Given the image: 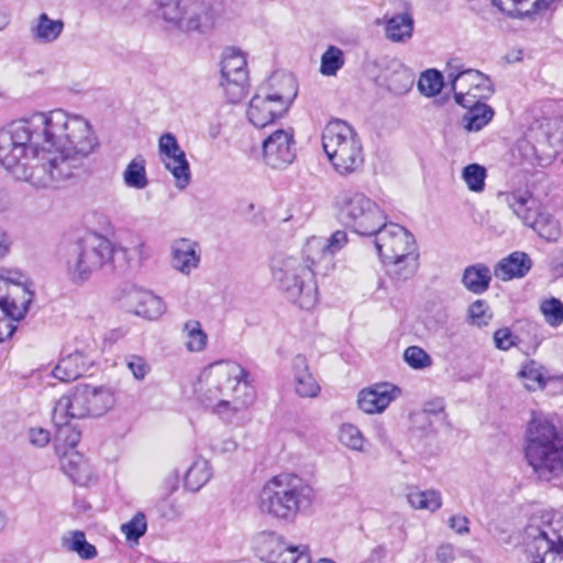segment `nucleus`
I'll use <instances>...</instances> for the list:
<instances>
[{
  "label": "nucleus",
  "instance_id": "1",
  "mask_svg": "<svg viewBox=\"0 0 563 563\" xmlns=\"http://www.w3.org/2000/svg\"><path fill=\"white\" fill-rule=\"evenodd\" d=\"M64 130L60 139L47 143V148L22 164L12 176L35 189H55L75 177L99 146V140L89 120L79 114Z\"/></svg>",
  "mask_w": 563,
  "mask_h": 563
},
{
  "label": "nucleus",
  "instance_id": "2",
  "mask_svg": "<svg viewBox=\"0 0 563 563\" xmlns=\"http://www.w3.org/2000/svg\"><path fill=\"white\" fill-rule=\"evenodd\" d=\"M77 114L62 109L35 112L14 120L0 129V165L9 173L47 148V143L60 139L64 126Z\"/></svg>",
  "mask_w": 563,
  "mask_h": 563
},
{
  "label": "nucleus",
  "instance_id": "3",
  "mask_svg": "<svg viewBox=\"0 0 563 563\" xmlns=\"http://www.w3.org/2000/svg\"><path fill=\"white\" fill-rule=\"evenodd\" d=\"M195 394L212 413L231 421L254 401L249 372L239 363L222 360L209 364L200 373Z\"/></svg>",
  "mask_w": 563,
  "mask_h": 563
},
{
  "label": "nucleus",
  "instance_id": "4",
  "mask_svg": "<svg viewBox=\"0 0 563 563\" xmlns=\"http://www.w3.org/2000/svg\"><path fill=\"white\" fill-rule=\"evenodd\" d=\"M525 441L526 459L540 479L551 481L563 473V438L547 417H532Z\"/></svg>",
  "mask_w": 563,
  "mask_h": 563
},
{
  "label": "nucleus",
  "instance_id": "5",
  "mask_svg": "<svg viewBox=\"0 0 563 563\" xmlns=\"http://www.w3.org/2000/svg\"><path fill=\"white\" fill-rule=\"evenodd\" d=\"M312 501V489L299 476L279 474L269 479L260 493L262 512L291 521Z\"/></svg>",
  "mask_w": 563,
  "mask_h": 563
},
{
  "label": "nucleus",
  "instance_id": "6",
  "mask_svg": "<svg viewBox=\"0 0 563 563\" xmlns=\"http://www.w3.org/2000/svg\"><path fill=\"white\" fill-rule=\"evenodd\" d=\"M113 391L103 386L77 385L55 404L52 421L56 428L66 427L73 419L100 417L114 406Z\"/></svg>",
  "mask_w": 563,
  "mask_h": 563
},
{
  "label": "nucleus",
  "instance_id": "7",
  "mask_svg": "<svg viewBox=\"0 0 563 563\" xmlns=\"http://www.w3.org/2000/svg\"><path fill=\"white\" fill-rule=\"evenodd\" d=\"M322 147L339 175L350 176L363 169L365 159L361 139L345 121L331 120L324 126Z\"/></svg>",
  "mask_w": 563,
  "mask_h": 563
},
{
  "label": "nucleus",
  "instance_id": "8",
  "mask_svg": "<svg viewBox=\"0 0 563 563\" xmlns=\"http://www.w3.org/2000/svg\"><path fill=\"white\" fill-rule=\"evenodd\" d=\"M334 210L338 221L361 236H373L387 219L375 200L354 189L340 191L335 196Z\"/></svg>",
  "mask_w": 563,
  "mask_h": 563
},
{
  "label": "nucleus",
  "instance_id": "9",
  "mask_svg": "<svg viewBox=\"0 0 563 563\" xmlns=\"http://www.w3.org/2000/svg\"><path fill=\"white\" fill-rule=\"evenodd\" d=\"M272 275L286 297L302 309L309 310L318 300L314 271L302 266L299 257L278 254L272 260Z\"/></svg>",
  "mask_w": 563,
  "mask_h": 563
},
{
  "label": "nucleus",
  "instance_id": "10",
  "mask_svg": "<svg viewBox=\"0 0 563 563\" xmlns=\"http://www.w3.org/2000/svg\"><path fill=\"white\" fill-rule=\"evenodd\" d=\"M525 543L532 563H563V516H533L525 529Z\"/></svg>",
  "mask_w": 563,
  "mask_h": 563
},
{
  "label": "nucleus",
  "instance_id": "11",
  "mask_svg": "<svg viewBox=\"0 0 563 563\" xmlns=\"http://www.w3.org/2000/svg\"><path fill=\"white\" fill-rule=\"evenodd\" d=\"M113 244L104 236L88 233L67 250L65 273L76 285H82L112 258Z\"/></svg>",
  "mask_w": 563,
  "mask_h": 563
},
{
  "label": "nucleus",
  "instance_id": "12",
  "mask_svg": "<svg viewBox=\"0 0 563 563\" xmlns=\"http://www.w3.org/2000/svg\"><path fill=\"white\" fill-rule=\"evenodd\" d=\"M507 206L518 219L547 242H558L562 235L560 221L529 191H510L503 194Z\"/></svg>",
  "mask_w": 563,
  "mask_h": 563
},
{
  "label": "nucleus",
  "instance_id": "13",
  "mask_svg": "<svg viewBox=\"0 0 563 563\" xmlns=\"http://www.w3.org/2000/svg\"><path fill=\"white\" fill-rule=\"evenodd\" d=\"M21 277L19 272L0 274V342L13 333L14 327L9 319H23L33 299Z\"/></svg>",
  "mask_w": 563,
  "mask_h": 563
},
{
  "label": "nucleus",
  "instance_id": "14",
  "mask_svg": "<svg viewBox=\"0 0 563 563\" xmlns=\"http://www.w3.org/2000/svg\"><path fill=\"white\" fill-rule=\"evenodd\" d=\"M219 85L230 103L240 102L247 93L249 70L246 55L240 48L227 47L220 62Z\"/></svg>",
  "mask_w": 563,
  "mask_h": 563
},
{
  "label": "nucleus",
  "instance_id": "15",
  "mask_svg": "<svg viewBox=\"0 0 563 563\" xmlns=\"http://www.w3.org/2000/svg\"><path fill=\"white\" fill-rule=\"evenodd\" d=\"M552 122L544 120L530 126L518 150L530 164L548 165L558 154L560 137L551 133Z\"/></svg>",
  "mask_w": 563,
  "mask_h": 563
},
{
  "label": "nucleus",
  "instance_id": "16",
  "mask_svg": "<svg viewBox=\"0 0 563 563\" xmlns=\"http://www.w3.org/2000/svg\"><path fill=\"white\" fill-rule=\"evenodd\" d=\"M448 79L454 91V100L462 107H468L476 100L489 98L494 92L493 82L479 70L467 68L448 71Z\"/></svg>",
  "mask_w": 563,
  "mask_h": 563
},
{
  "label": "nucleus",
  "instance_id": "17",
  "mask_svg": "<svg viewBox=\"0 0 563 563\" xmlns=\"http://www.w3.org/2000/svg\"><path fill=\"white\" fill-rule=\"evenodd\" d=\"M373 236H375V247L382 261L417 252L413 235L404 227L388 222L387 219Z\"/></svg>",
  "mask_w": 563,
  "mask_h": 563
},
{
  "label": "nucleus",
  "instance_id": "18",
  "mask_svg": "<svg viewBox=\"0 0 563 563\" xmlns=\"http://www.w3.org/2000/svg\"><path fill=\"white\" fill-rule=\"evenodd\" d=\"M264 163L275 169H283L296 158V141L292 128L277 129L262 143Z\"/></svg>",
  "mask_w": 563,
  "mask_h": 563
},
{
  "label": "nucleus",
  "instance_id": "19",
  "mask_svg": "<svg viewBox=\"0 0 563 563\" xmlns=\"http://www.w3.org/2000/svg\"><path fill=\"white\" fill-rule=\"evenodd\" d=\"M158 151L166 169L175 178L178 189H185L190 181V168L185 152L180 148L176 136L172 133L163 134L158 140Z\"/></svg>",
  "mask_w": 563,
  "mask_h": 563
},
{
  "label": "nucleus",
  "instance_id": "20",
  "mask_svg": "<svg viewBox=\"0 0 563 563\" xmlns=\"http://www.w3.org/2000/svg\"><path fill=\"white\" fill-rule=\"evenodd\" d=\"M287 112L278 102L260 89L249 102L246 115L255 128H265Z\"/></svg>",
  "mask_w": 563,
  "mask_h": 563
},
{
  "label": "nucleus",
  "instance_id": "21",
  "mask_svg": "<svg viewBox=\"0 0 563 563\" xmlns=\"http://www.w3.org/2000/svg\"><path fill=\"white\" fill-rule=\"evenodd\" d=\"M199 244L187 238H179L170 244V265L183 275H190L200 264Z\"/></svg>",
  "mask_w": 563,
  "mask_h": 563
},
{
  "label": "nucleus",
  "instance_id": "22",
  "mask_svg": "<svg viewBox=\"0 0 563 563\" xmlns=\"http://www.w3.org/2000/svg\"><path fill=\"white\" fill-rule=\"evenodd\" d=\"M399 393V388L391 384H376L360 391L357 404L366 413H380L398 397Z\"/></svg>",
  "mask_w": 563,
  "mask_h": 563
},
{
  "label": "nucleus",
  "instance_id": "23",
  "mask_svg": "<svg viewBox=\"0 0 563 563\" xmlns=\"http://www.w3.org/2000/svg\"><path fill=\"white\" fill-rule=\"evenodd\" d=\"M278 102L287 111L298 93V85L295 77L288 73H274L266 84L258 88Z\"/></svg>",
  "mask_w": 563,
  "mask_h": 563
},
{
  "label": "nucleus",
  "instance_id": "24",
  "mask_svg": "<svg viewBox=\"0 0 563 563\" xmlns=\"http://www.w3.org/2000/svg\"><path fill=\"white\" fill-rule=\"evenodd\" d=\"M152 256V247L137 236L130 246L113 245L112 258L114 267L120 269L135 268L143 265Z\"/></svg>",
  "mask_w": 563,
  "mask_h": 563
},
{
  "label": "nucleus",
  "instance_id": "25",
  "mask_svg": "<svg viewBox=\"0 0 563 563\" xmlns=\"http://www.w3.org/2000/svg\"><path fill=\"white\" fill-rule=\"evenodd\" d=\"M128 301L136 316L148 320L158 319L166 310L162 298L141 288H133L128 295Z\"/></svg>",
  "mask_w": 563,
  "mask_h": 563
},
{
  "label": "nucleus",
  "instance_id": "26",
  "mask_svg": "<svg viewBox=\"0 0 563 563\" xmlns=\"http://www.w3.org/2000/svg\"><path fill=\"white\" fill-rule=\"evenodd\" d=\"M295 393L301 398H316L321 386L309 369L308 361L303 355H296L292 360Z\"/></svg>",
  "mask_w": 563,
  "mask_h": 563
},
{
  "label": "nucleus",
  "instance_id": "27",
  "mask_svg": "<svg viewBox=\"0 0 563 563\" xmlns=\"http://www.w3.org/2000/svg\"><path fill=\"white\" fill-rule=\"evenodd\" d=\"M92 365V361L80 351L63 356L53 369V376L60 382L68 383L84 375Z\"/></svg>",
  "mask_w": 563,
  "mask_h": 563
},
{
  "label": "nucleus",
  "instance_id": "28",
  "mask_svg": "<svg viewBox=\"0 0 563 563\" xmlns=\"http://www.w3.org/2000/svg\"><path fill=\"white\" fill-rule=\"evenodd\" d=\"M65 23L62 19H52L43 12L30 24V35L37 44H53L62 35Z\"/></svg>",
  "mask_w": 563,
  "mask_h": 563
},
{
  "label": "nucleus",
  "instance_id": "29",
  "mask_svg": "<svg viewBox=\"0 0 563 563\" xmlns=\"http://www.w3.org/2000/svg\"><path fill=\"white\" fill-rule=\"evenodd\" d=\"M63 472L76 484L87 485L92 478V470L85 456L70 449L60 456Z\"/></svg>",
  "mask_w": 563,
  "mask_h": 563
},
{
  "label": "nucleus",
  "instance_id": "30",
  "mask_svg": "<svg viewBox=\"0 0 563 563\" xmlns=\"http://www.w3.org/2000/svg\"><path fill=\"white\" fill-rule=\"evenodd\" d=\"M531 268V260L523 252H514L495 267L494 275L500 280L523 277Z\"/></svg>",
  "mask_w": 563,
  "mask_h": 563
},
{
  "label": "nucleus",
  "instance_id": "31",
  "mask_svg": "<svg viewBox=\"0 0 563 563\" xmlns=\"http://www.w3.org/2000/svg\"><path fill=\"white\" fill-rule=\"evenodd\" d=\"M383 262L387 265L391 279L406 282L412 278L418 269L419 254L413 252L397 258H386Z\"/></svg>",
  "mask_w": 563,
  "mask_h": 563
},
{
  "label": "nucleus",
  "instance_id": "32",
  "mask_svg": "<svg viewBox=\"0 0 563 563\" xmlns=\"http://www.w3.org/2000/svg\"><path fill=\"white\" fill-rule=\"evenodd\" d=\"M413 34V19L409 13H398L386 20L385 35L394 43H406Z\"/></svg>",
  "mask_w": 563,
  "mask_h": 563
},
{
  "label": "nucleus",
  "instance_id": "33",
  "mask_svg": "<svg viewBox=\"0 0 563 563\" xmlns=\"http://www.w3.org/2000/svg\"><path fill=\"white\" fill-rule=\"evenodd\" d=\"M490 280L489 267L481 263L467 266L462 276L464 287L475 295L484 294L489 288Z\"/></svg>",
  "mask_w": 563,
  "mask_h": 563
},
{
  "label": "nucleus",
  "instance_id": "34",
  "mask_svg": "<svg viewBox=\"0 0 563 563\" xmlns=\"http://www.w3.org/2000/svg\"><path fill=\"white\" fill-rule=\"evenodd\" d=\"M181 338L185 347L190 353H200L206 350L208 334L198 320L190 319L183 324Z\"/></svg>",
  "mask_w": 563,
  "mask_h": 563
},
{
  "label": "nucleus",
  "instance_id": "35",
  "mask_svg": "<svg viewBox=\"0 0 563 563\" xmlns=\"http://www.w3.org/2000/svg\"><path fill=\"white\" fill-rule=\"evenodd\" d=\"M285 540L273 531H263L255 538V547L261 558L268 563L276 562L285 545Z\"/></svg>",
  "mask_w": 563,
  "mask_h": 563
},
{
  "label": "nucleus",
  "instance_id": "36",
  "mask_svg": "<svg viewBox=\"0 0 563 563\" xmlns=\"http://www.w3.org/2000/svg\"><path fill=\"white\" fill-rule=\"evenodd\" d=\"M302 266H308L313 271L314 267L321 263L330 264L331 258L329 257L324 244L323 238L311 236L309 238L302 247V257L300 258Z\"/></svg>",
  "mask_w": 563,
  "mask_h": 563
},
{
  "label": "nucleus",
  "instance_id": "37",
  "mask_svg": "<svg viewBox=\"0 0 563 563\" xmlns=\"http://www.w3.org/2000/svg\"><path fill=\"white\" fill-rule=\"evenodd\" d=\"M466 108L468 111L463 117V124L468 131H479L493 119L494 110L481 100L470 103Z\"/></svg>",
  "mask_w": 563,
  "mask_h": 563
},
{
  "label": "nucleus",
  "instance_id": "38",
  "mask_svg": "<svg viewBox=\"0 0 563 563\" xmlns=\"http://www.w3.org/2000/svg\"><path fill=\"white\" fill-rule=\"evenodd\" d=\"M123 183L126 187L142 190L147 187L146 162L141 155L134 157L124 169Z\"/></svg>",
  "mask_w": 563,
  "mask_h": 563
},
{
  "label": "nucleus",
  "instance_id": "39",
  "mask_svg": "<svg viewBox=\"0 0 563 563\" xmlns=\"http://www.w3.org/2000/svg\"><path fill=\"white\" fill-rule=\"evenodd\" d=\"M62 545L66 550L77 553L82 560L95 559L98 554L96 547L87 542L85 533L79 530L69 531L63 536Z\"/></svg>",
  "mask_w": 563,
  "mask_h": 563
},
{
  "label": "nucleus",
  "instance_id": "40",
  "mask_svg": "<svg viewBox=\"0 0 563 563\" xmlns=\"http://www.w3.org/2000/svg\"><path fill=\"white\" fill-rule=\"evenodd\" d=\"M211 477L210 463L205 459H197L185 475V486L191 492H198Z\"/></svg>",
  "mask_w": 563,
  "mask_h": 563
},
{
  "label": "nucleus",
  "instance_id": "41",
  "mask_svg": "<svg viewBox=\"0 0 563 563\" xmlns=\"http://www.w3.org/2000/svg\"><path fill=\"white\" fill-rule=\"evenodd\" d=\"M210 23L209 9L202 3H192L189 8L185 9L180 30L199 31L208 27Z\"/></svg>",
  "mask_w": 563,
  "mask_h": 563
},
{
  "label": "nucleus",
  "instance_id": "42",
  "mask_svg": "<svg viewBox=\"0 0 563 563\" xmlns=\"http://www.w3.org/2000/svg\"><path fill=\"white\" fill-rule=\"evenodd\" d=\"M407 499L412 508L419 510L434 512L442 506L441 493L434 489L410 492Z\"/></svg>",
  "mask_w": 563,
  "mask_h": 563
},
{
  "label": "nucleus",
  "instance_id": "43",
  "mask_svg": "<svg viewBox=\"0 0 563 563\" xmlns=\"http://www.w3.org/2000/svg\"><path fill=\"white\" fill-rule=\"evenodd\" d=\"M181 0H156L162 19L173 27L180 30L185 9L180 5Z\"/></svg>",
  "mask_w": 563,
  "mask_h": 563
},
{
  "label": "nucleus",
  "instance_id": "44",
  "mask_svg": "<svg viewBox=\"0 0 563 563\" xmlns=\"http://www.w3.org/2000/svg\"><path fill=\"white\" fill-rule=\"evenodd\" d=\"M344 65V54L336 46H329L321 56L320 73L324 76H335Z\"/></svg>",
  "mask_w": 563,
  "mask_h": 563
},
{
  "label": "nucleus",
  "instance_id": "45",
  "mask_svg": "<svg viewBox=\"0 0 563 563\" xmlns=\"http://www.w3.org/2000/svg\"><path fill=\"white\" fill-rule=\"evenodd\" d=\"M443 88V76L437 69H428L420 75L418 89L426 97H434Z\"/></svg>",
  "mask_w": 563,
  "mask_h": 563
},
{
  "label": "nucleus",
  "instance_id": "46",
  "mask_svg": "<svg viewBox=\"0 0 563 563\" xmlns=\"http://www.w3.org/2000/svg\"><path fill=\"white\" fill-rule=\"evenodd\" d=\"M487 177L486 168L479 164H470L462 170V178L467 188L474 192H482Z\"/></svg>",
  "mask_w": 563,
  "mask_h": 563
},
{
  "label": "nucleus",
  "instance_id": "47",
  "mask_svg": "<svg viewBox=\"0 0 563 563\" xmlns=\"http://www.w3.org/2000/svg\"><path fill=\"white\" fill-rule=\"evenodd\" d=\"M413 85V75L408 68L400 66L387 78V87L390 91L402 95Z\"/></svg>",
  "mask_w": 563,
  "mask_h": 563
},
{
  "label": "nucleus",
  "instance_id": "48",
  "mask_svg": "<svg viewBox=\"0 0 563 563\" xmlns=\"http://www.w3.org/2000/svg\"><path fill=\"white\" fill-rule=\"evenodd\" d=\"M273 563H311V556L307 545H290L285 543L284 549L278 554V560Z\"/></svg>",
  "mask_w": 563,
  "mask_h": 563
},
{
  "label": "nucleus",
  "instance_id": "49",
  "mask_svg": "<svg viewBox=\"0 0 563 563\" xmlns=\"http://www.w3.org/2000/svg\"><path fill=\"white\" fill-rule=\"evenodd\" d=\"M340 442L354 451H363L365 439L360 429L352 423H344L340 428Z\"/></svg>",
  "mask_w": 563,
  "mask_h": 563
},
{
  "label": "nucleus",
  "instance_id": "50",
  "mask_svg": "<svg viewBox=\"0 0 563 563\" xmlns=\"http://www.w3.org/2000/svg\"><path fill=\"white\" fill-rule=\"evenodd\" d=\"M146 530L147 522L145 515L142 512H137L131 520L121 525V532L125 536L126 540L135 543L145 534Z\"/></svg>",
  "mask_w": 563,
  "mask_h": 563
},
{
  "label": "nucleus",
  "instance_id": "51",
  "mask_svg": "<svg viewBox=\"0 0 563 563\" xmlns=\"http://www.w3.org/2000/svg\"><path fill=\"white\" fill-rule=\"evenodd\" d=\"M545 321L552 327H559L563 323V303L556 298L544 300L540 306Z\"/></svg>",
  "mask_w": 563,
  "mask_h": 563
},
{
  "label": "nucleus",
  "instance_id": "52",
  "mask_svg": "<svg viewBox=\"0 0 563 563\" xmlns=\"http://www.w3.org/2000/svg\"><path fill=\"white\" fill-rule=\"evenodd\" d=\"M405 362L415 369H422L431 366V356L420 346L411 345L404 352Z\"/></svg>",
  "mask_w": 563,
  "mask_h": 563
},
{
  "label": "nucleus",
  "instance_id": "53",
  "mask_svg": "<svg viewBox=\"0 0 563 563\" xmlns=\"http://www.w3.org/2000/svg\"><path fill=\"white\" fill-rule=\"evenodd\" d=\"M468 318L473 325L478 328L487 325L492 319V312L486 301L481 299L474 301L468 308Z\"/></svg>",
  "mask_w": 563,
  "mask_h": 563
},
{
  "label": "nucleus",
  "instance_id": "54",
  "mask_svg": "<svg viewBox=\"0 0 563 563\" xmlns=\"http://www.w3.org/2000/svg\"><path fill=\"white\" fill-rule=\"evenodd\" d=\"M126 366L132 373L133 377L137 380H142L150 373L151 366L147 361L139 355H129L125 358Z\"/></svg>",
  "mask_w": 563,
  "mask_h": 563
},
{
  "label": "nucleus",
  "instance_id": "55",
  "mask_svg": "<svg viewBox=\"0 0 563 563\" xmlns=\"http://www.w3.org/2000/svg\"><path fill=\"white\" fill-rule=\"evenodd\" d=\"M347 243V234L343 230H336L330 238H323V244L329 257L332 260L333 255L342 250Z\"/></svg>",
  "mask_w": 563,
  "mask_h": 563
},
{
  "label": "nucleus",
  "instance_id": "56",
  "mask_svg": "<svg viewBox=\"0 0 563 563\" xmlns=\"http://www.w3.org/2000/svg\"><path fill=\"white\" fill-rule=\"evenodd\" d=\"M520 376L526 379L525 386L529 390L542 388L544 386V379L538 369L533 368L532 365H527L520 371Z\"/></svg>",
  "mask_w": 563,
  "mask_h": 563
},
{
  "label": "nucleus",
  "instance_id": "57",
  "mask_svg": "<svg viewBox=\"0 0 563 563\" xmlns=\"http://www.w3.org/2000/svg\"><path fill=\"white\" fill-rule=\"evenodd\" d=\"M516 336L512 335L509 329H499L494 333L495 346L499 350L507 351L516 344Z\"/></svg>",
  "mask_w": 563,
  "mask_h": 563
},
{
  "label": "nucleus",
  "instance_id": "58",
  "mask_svg": "<svg viewBox=\"0 0 563 563\" xmlns=\"http://www.w3.org/2000/svg\"><path fill=\"white\" fill-rule=\"evenodd\" d=\"M450 528L453 529L459 534L468 533V519L465 516H453L450 518Z\"/></svg>",
  "mask_w": 563,
  "mask_h": 563
},
{
  "label": "nucleus",
  "instance_id": "59",
  "mask_svg": "<svg viewBox=\"0 0 563 563\" xmlns=\"http://www.w3.org/2000/svg\"><path fill=\"white\" fill-rule=\"evenodd\" d=\"M435 556L440 563L452 562L455 558L454 549L451 544H442L438 548Z\"/></svg>",
  "mask_w": 563,
  "mask_h": 563
},
{
  "label": "nucleus",
  "instance_id": "60",
  "mask_svg": "<svg viewBox=\"0 0 563 563\" xmlns=\"http://www.w3.org/2000/svg\"><path fill=\"white\" fill-rule=\"evenodd\" d=\"M30 439L33 444L45 446L49 442V433L43 429H32Z\"/></svg>",
  "mask_w": 563,
  "mask_h": 563
},
{
  "label": "nucleus",
  "instance_id": "61",
  "mask_svg": "<svg viewBox=\"0 0 563 563\" xmlns=\"http://www.w3.org/2000/svg\"><path fill=\"white\" fill-rule=\"evenodd\" d=\"M12 240L3 228L0 227V257L5 256L11 249Z\"/></svg>",
  "mask_w": 563,
  "mask_h": 563
},
{
  "label": "nucleus",
  "instance_id": "62",
  "mask_svg": "<svg viewBox=\"0 0 563 563\" xmlns=\"http://www.w3.org/2000/svg\"><path fill=\"white\" fill-rule=\"evenodd\" d=\"M238 448V443L232 440V439H227V440H223L217 448L216 450L221 452V453H230V452H234Z\"/></svg>",
  "mask_w": 563,
  "mask_h": 563
},
{
  "label": "nucleus",
  "instance_id": "63",
  "mask_svg": "<svg viewBox=\"0 0 563 563\" xmlns=\"http://www.w3.org/2000/svg\"><path fill=\"white\" fill-rule=\"evenodd\" d=\"M11 22V13L10 10L0 7V32L4 31Z\"/></svg>",
  "mask_w": 563,
  "mask_h": 563
},
{
  "label": "nucleus",
  "instance_id": "64",
  "mask_svg": "<svg viewBox=\"0 0 563 563\" xmlns=\"http://www.w3.org/2000/svg\"><path fill=\"white\" fill-rule=\"evenodd\" d=\"M221 128L219 124H211L209 126V135L212 139H217L220 135Z\"/></svg>",
  "mask_w": 563,
  "mask_h": 563
}]
</instances>
